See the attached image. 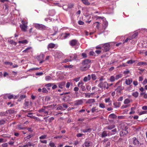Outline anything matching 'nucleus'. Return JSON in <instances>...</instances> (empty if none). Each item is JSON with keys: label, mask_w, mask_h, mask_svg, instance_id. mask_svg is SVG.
<instances>
[{"label": "nucleus", "mask_w": 147, "mask_h": 147, "mask_svg": "<svg viewBox=\"0 0 147 147\" xmlns=\"http://www.w3.org/2000/svg\"><path fill=\"white\" fill-rule=\"evenodd\" d=\"M82 2L85 5H89L90 3L87 0H82Z\"/></svg>", "instance_id": "obj_29"}, {"label": "nucleus", "mask_w": 147, "mask_h": 147, "mask_svg": "<svg viewBox=\"0 0 147 147\" xmlns=\"http://www.w3.org/2000/svg\"><path fill=\"white\" fill-rule=\"evenodd\" d=\"M117 116L114 113H112L110 114L109 116V117L111 119H116Z\"/></svg>", "instance_id": "obj_23"}, {"label": "nucleus", "mask_w": 147, "mask_h": 147, "mask_svg": "<svg viewBox=\"0 0 147 147\" xmlns=\"http://www.w3.org/2000/svg\"><path fill=\"white\" fill-rule=\"evenodd\" d=\"M132 143L135 146H138L141 145V143L138 139L134 137L132 139Z\"/></svg>", "instance_id": "obj_6"}, {"label": "nucleus", "mask_w": 147, "mask_h": 147, "mask_svg": "<svg viewBox=\"0 0 147 147\" xmlns=\"http://www.w3.org/2000/svg\"><path fill=\"white\" fill-rule=\"evenodd\" d=\"M115 127V125L113 124L112 125H109L106 127L105 129H107L109 130H111L113 129Z\"/></svg>", "instance_id": "obj_15"}, {"label": "nucleus", "mask_w": 147, "mask_h": 147, "mask_svg": "<svg viewBox=\"0 0 147 147\" xmlns=\"http://www.w3.org/2000/svg\"><path fill=\"white\" fill-rule=\"evenodd\" d=\"M92 78L93 80L94 81L96 79V77L95 74H92L91 75Z\"/></svg>", "instance_id": "obj_43"}, {"label": "nucleus", "mask_w": 147, "mask_h": 147, "mask_svg": "<svg viewBox=\"0 0 147 147\" xmlns=\"http://www.w3.org/2000/svg\"><path fill=\"white\" fill-rule=\"evenodd\" d=\"M82 103L83 102L82 100H77L74 102V104L75 106L82 105Z\"/></svg>", "instance_id": "obj_16"}, {"label": "nucleus", "mask_w": 147, "mask_h": 147, "mask_svg": "<svg viewBox=\"0 0 147 147\" xmlns=\"http://www.w3.org/2000/svg\"><path fill=\"white\" fill-rule=\"evenodd\" d=\"M42 92H43L47 93L48 92V90H47L46 88H43L42 90Z\"/></svg>", "instance_id": "obj_56"}, {"label": "nucleus", "mask_w": 147, "mask_h": 147, "mask_svg": "<svg viewBox=\"0 0 147 147\" xmlns=\"http://www.w3.org/2000/svg\"><path fill=\"white\" fill-rule=\"evenodd\" d=\"M130 106V105H122L121 106V107L122 109H123L126 108L128 107L129 106Z\"/></svg>", "instance_id": "obj_54"}, {"label": "nucleus", "mask_w": 147, "mask_h": 147, "mask_svg": "<svg viewBox=\"0 0 147 147\" xmlns=\"http://www.w3.org/2000/svg\"><path fill=\"white\" fill-rule=\"evenodd\" d=\"M143 65H147V63L145 62H140L138 63L137 66H140Z\"/></svg>", "instance_id": "obj_27"}, {"label": "nucleus", "mask_w": 147, "mask_h": 147, "mask_svg": "<svg viewBox=\"0 0 147 147\" xmlns=\"http://www.w3.org/2000/svg\"><path fill=\"white\" fill-rule=\"evenodd\" d=\"M26 96L25 95H22L20 96L19 98L18 99V101H21V100L25 98Z\"/></svg>", "instance_id": "obj_36"}, {"label": "nucleus", "mask_w": 147, "mask_h": 147, "mask_svg": "<svg viewBox=\"0 0 147 147\" xmlns=\"http://www.w3.org/2000/svg\"><path fill=\"white\" fill-rule=\"evenodd\" d=\"M109 133L108 134H107V131H104L102 132L101 136L102 138H103L106 137L108 136H109Z\"/></svg>", "instance_id": "obj_20"}, {"label": "nucleus", "mask_w": 147, "mask_h": 147, "mask_svg": "<svg viewBox=\"0 0 147 147\" xmlns=\"http://www.w3.org/2000/svg\"><path fill=\"white\" fill-rule=\"evenodd\" d=\"M40 67V68H38V67H36V68H31L30 69V70H37L39 69Z\"/></svg>", "instance_id": "obj_57"}, {"label": "nucleus", "mask_w": 147, "mask_h": 147, "mask_svg": "<svg viewBox=\"0 0 147 147\" xmlns=\"http://www.w3.org/2000/svg\"><path fill=\"white\" fill-rule=\"evenodd\" d=\"M6 120L2 119L0 120V125H2L4 124L6 122Z\"/></svg>", "instance_id": "obj_39"}, {"label": "nucleus", "mask_w": 147, "mask_h": 147, "mask_svg": "<svg viewBox=\"0 0 147 147\" xmlns=\"http://www.w3.org/2000/svg\"><path fill=\"white\" fill-rule=\"evenodd\" d=\"M80 87L81 88L82 91H85V90H86V89L84 86L83 85H81Z\"/></svg>", "instance_id": "obj_53"}, {"label": "nucleus", "mask_w": 147, "mask_h": 147, "mask_svg": "<svg viewBox=\"0 0 147 147\" xmlns=\"http://www.w3.org/2000/svg\"><path fill=\"white\" fill-rule=\"evenodd\" d=\"M131 100L129 98H126L125 99L124 101V103L125 104H128L130 102Z\"/></svg>", "instance_id": "obj_26"}, {"label": "nucleus", "mask_w": 147, "mask_h": 147, "mask_svg": "<svg viewBox=\"0 0 147 147\" xmlns=\"http://www.w3.org/2000/svg\"><path fill=\"white\" fill-rule=\"evenodd\" d=\"M117 129L116 128L114 129L113 130H112L111 131H109V135H113L115 134L117 132Z\"/></svg>", "instance_id": "obj_22"}, {"label": "nucleus", "mask_w": 147, "mask_h": 147, "mask_svg": "<svg viewBox=\"0 0 147 147\" xmlns=\"http://www.w3.org/2000/svg\"><path fill=\"white\" fill-rule=\"evenodd\" d=\"M17 128L19 130L25 129H26V127H22L21 125H18L17 126Z\"/></svg>", "instance_id": "obj_28"}, {"label": "nucleus", "mask_w": 147, "mask_h": 147, "mask_svg": "<svg viewBox=\"0 0 147 147\" xmlns=\"http://www.w3.org/2000/svg\"><path fill=\"white\" fill-rule=\"evenodd\" d=\"M33 136V135L32 134L29 135L28 136L25 137L24 138V140H27L31 138Z\"/></svg>", "instance_id": "obj_32"}, {"label": "nucleus", "mask_w": 147, "mask_h": 147, "mask_svg": "<svg viewBox=\"0 0 147 147\" xmlns=\"http://www.w3.org/2000/svg\"><path fill=\"white\" fill-rule=\"evenodd\" d=\"M147 111H143L140 112L139 115H141L142 114H147Z\"/></svg>", "instance_id": "obj_49"}, {"label": "nucleus", "mask_w": 147, "mask_h": 147, "mask_svg": "<svg viewBox=\"0 0 147 147\" xmlns=\"http://www.w3.org/2000/svg\"><path fill=\"white\" fill-rule=\"evenodd\" d=\"M92 145V143L89 141L88 139H86L84 144L82 145L83 147H89L91 146Z\"/></svg>", "instance_id": "obj_5"}, {"label": "nucleus", "mask_w": 147, "mask_h": 147, "mask_svg": "<svg viewBox=\"0 0 147 147\" xmlns=\"http://www.w3.org/2000/svg\"><path fill=\"white\" fill-rule=\"evenodd\" d=\"M107 83L106 82H100L98 85V86L100 88L102 89L106 88Z\"/></svg>", "instance_id": "obj_8"}, {"label": "nucleus", "mask_w": 147, "mask_h": 147, "mask_svg": "<svg viewBox=\"0 0 147 147\" xmlns=\"http://www.w3.org/2000/svg\"><path fill=\"white\" fill-rule=\"evenodd\" d=\"M20 27L22 31H26L27 29V25H20Z\"/></svg>", "instance_id": "obj_18"}, {"label": "nucleus", "mask_w": 147, "mask_h": 147, "mask_svg": "<svg viewBox=\"0 0 147 147\" xmlns=\"http://www.w3.org/2000/svg\"><path fill=\"white\" fill-rule=\"evenodd\" d=\"M86 88L88 91H90L91 90V87L89 85L86 86Z\"/></svg>", "instance_id": "obj_60"}, {"label": "nucleus", "mask_w": 147, "mask_h": 147, "mask_svg": "<svg viewBox=\"0 0 147 147\" xmlns=\"http://www.w3.org/2000/svg\"><path fill=\"white\" fill-rule=\"evenodd\" d=\"M82 56L84 58H85L87 57V55L86 53H82Z\"/></svg>", "instance_id": "obj_58"}, {"label": "nucleus", "mask_w": 147, "mask_h": 147, "mask_svg": "<svg viewBox=\"0 0 147 147\" xmlns=\"http://www.w3.org/2000/svg\"><path fill=\"white\" fill-rule=\"evenodd\" d=\"M49 146L51 147H57L54 142H51L49 144Z\"/></svg>", "instance_id": "obj_45"}, {"label": "nucleus", "mask_w": 147, "mask_h": 147, "mask_svg": "<svg viewBox=\"0 0 147 147\" xmlns=\"http://www.w3.org/2000/svg\"><path fill=\"white\" fill-rule=\"evenodd\" d=\"M33 114V113H28V114L27 115V117H29L31 118L35 119V117L32 115Z\"/></svg>", "instance_id": "obj_34"}, {"label": "nucleus", "mask_w": 147, "mask_h": 147, "mask_svg": "<svg viewBox=\"0 0 147 147\" xmlns=\"http://www.w3.org/2000/svg\"><path fill=\"white\" fill-rule=\"evenodd\" d=\"M113 105L115 107H119L121 105V103L120 102H115Z\"/></svg>", "instance_id": "obj_30"}, {"label": "nucleus", "mask_w": 147, "mask_h": 147, "mask_svg": "<svg viewBox=\"0 0 147 147\" xmlns=\"http://www.w3.org/2000/svg\"><path fill=\"white\" fill-rule=\"evenodd\" d=\"M52 105H49L47 106H43L42 108L39 110L38 111L40 113L44 112V113L48 115L49 113V109Z\"/></svg>", "instance_id": "obj_3"}, {"label": "nucleus", "mask_w": 147, "mask_h": 147, "mask_svg": "<svg viewBox=\"0 0 147 147\" xmlns=\"http://www.w3.org/2000/svg\"><path fill=\"white\" fill-rule=\"evenodd\" d=\"M36 28L40 30H43L45 29V26L42 24H36L35 25Z\"/></svg>", "instance_id": "obj_10"}, {"label": "nucleus", "mask_w": 147, "mask_h": 147, "mask_svg": "<svg viewBox=\"0 0 147 147\" xmlns=\"http://www.w3.org/2000/svg\"><path fill=\"white\" fill-rule=\"evenodd\" d=\"M91 131L90 128H88L86 129H84L81 130V131L84 133H86L88 132H90Z\"/></svg>", "instance_id": "obj_31"}, {"label": "nucleus", "mask_w": 147, "mask_h": 147, "mask_svg": "<svg viewBox=\"0 0 147 147\" xmlns=\"http://www.w3.org/2000/svg\"><path fill=\"white\" fill-rule=\"evenodd\" d=\"M47 136L46 135H43L40 137L39 139H40V140L45 139L46 138Z\"/></svg>", "instance_id": "obj_41"}, {"label": "nucleus", "mask_w": 147, "mask_h": 147, "mask_svg": "<svg viewBox=\"0 0 147 147\" xmlns=\"http://www.w3.org/2000/svg\"><path fill=\"white\" fill-rule=\"evenodd\" d=\"M110 45L109 43H106L102 45V50L104 52H107L109 51Z\"/></svg>", "instance_id": "obj_4"}, {"label": "nucleus", "mask_w": 147, "mask_h": 147, "mask_svg": "<svg viewBox=\"0 0 147 147\" xmlns=\"http://www.w3.org/2000/svg\"><path fill=\"white\" fill-rule=\"evenodd\" d=\"M115 80V77L113 76H111L109 79V80L111 82H114Z\"/></svg>", "instance_id": "obj_37"}, {"label": "nucleus", "mask_w": 147, "mask_h": 147, "mask_svg": "<svg viewBox=\"0 0 147 147\" xmlns=\"http://www.w3.org/2000/svg\"><path fill=\"white\" fill-rule=\"evenodd\" d=\"M28 42L27 40H25L22 41H19L18 43L20 44H26Z\"/></svg>", "instance_id": "obj_40"}, {"label": "nucleus", "mask_w": 147, "mask_h": 147, "mask_svg": "<svg viewBox=\"0 0 147 147\" xmlns=\"http://www.w3.org/2000/svg\"><path fill=\"white\" fill-rule=\"evenodd\" d=\"M45 80L46 81L51 80H52V78L49 76H46L45 77Z\"/></svg>", "instance_id": "obj_42"}, {"label": "nucleus", "mask_w": 147, "mask_h": 147, "mask_svg": "<svg viewBox=\"0 0 147 147\" xmlns=\"http://www.w3.org/2000/svg\"><path fill=\"white\" fill-rule=\"evenodd\" d=\"M91 111L92 113H94L95 111H96V113L98 112V109H96L95 107H93Z\"/></svg>", "instance_id": "obj_33"}, {"label": "nucleus", "mask_w": 147, "mask_h": 147, "mask_svg": "<svg viewBox=\"0 0 147 147\" xmlns=\"http://www.w3.org/2000/svg\"><path fill=\"white\" fill-rule=\"evenodd\" d=\"M99 107L101 108H104L105 107V105L104 103H100L99 105Z\"/></svg>", "instance_id": "obj_52"}, {"label": "nucleus", "mask_w": 147, "mask_h": 147, "mask_svg": "<svg viewBox=\"0 0 147 147\" xmlns=\"http://www.w3.org/2000/svg\"><path fill=\"white\" fill-rule=\"evenodd\" d=\"M108 25V23L107 22H104L103 24V26L105 28Z\"/></svg>", "instance_id": "obj_48"}, {"label": "nucleus", "mask_w": 147, "mask_h": 147, "mask_svg": "<svg viewBox=\"0 0 147 147\" xmlns=\"http://www.w3.org/2000/svg\"><path fill=\"white\" fill-rule=\"evenodd\" d=\"M78 40H75L73 39L69 41V45L72 46H75L77 44L78 42Z\"/></svg>", "instance_id": "obj_11"}, {"label": "nucleus", "mask_w": 147, "mask_h": 147, "mask_svg": "<svg viewBox=\"0 0 147 147\" xmlns=\"http://www.w3.org/2000/svg\"><path fill=\"white\" fill-rule=\"evenodd\" d=\"M62 106L63 107V108H65L66 109L68 107V106L66 104H62Z\"/></svg>", "instance_id": "obj_62"}, {"label": "nucleus", "mask_w": 147, "mask_h": 147, "mask_svg": "<svg viewBox=\"0 0 147 147\" xmlns=\"http://www.w3.org/2000/svg\"><path fill=\"white\" fill-rule=\"evenodd\" d=\"M65 82H61L57 84L58 85L59 87L61 89H62L64 87L65 85Z\"/></svg>", "instance_id": "obj_14"}, {"label": "nucleus", "mask_w": 147, "mask_h": 147, "mask_svg": "<svg viewBox=\"0 0 147 147\" xmlns=\"http://www.w3.org/2000/svg\"><path fill=\"white\" fill-rule=\"evenodd\" d=\"M132 80L131 78H128L125 80V83L127 85H129L132 82Z\"/></svg>", "instance_id": "obj_19"}, {"label": "nucleus", "mask_w": 147, "mask_h": 147, "mask_svg": "<svg viewBox=\"0 0 147 147\" xmlns=\"http://www.w3.org/2000/svg\"><path fill=\"white\" fill-rule=\"evenodd\" d=\"M121 82V80L118 81L114 86V88H115V90L117 91V92L119 93H120L121 91L124 89V87L121 86V84L120 85H119V84Z\"/></svg>", "instance_id": "obj_2"}, {"label": "nucleus", "mask_w": 147, "mask_h": 147, "mask_svg": "<svg viewBox=\"0 0 147 147\" xmlns=\"http://www.w3.org/2000/svg\"><path fill=\"white\" fill-rule=\"evenodd\" d=\"M73 67V65H66L64 66V67L65 68H71Z\"/></svg>", "instance_id": "obj_50"}, {"label": "nucleus", "mask_w": 147, "mask_h": 147, "mask_svg": "<svg viewBox=\"0 0 147 147\" xmlns=\"http://www.w3.org/2000/svg\"><path fill=\"white\" fill-rule=\"evenodd\" d=\"M40 142L42 143L47 144V140H40Z\"/></svg>", "instance_id": "obj_61"}, {"label": "nucleus", "mask_w": 147, "mask_h": 147, "mask_svg": "<svg viewBox=\"0 0 147 147\" xmlns=\"http://www.w3.org/2000/svg\"><path fill=\"white\" fill-rule=\"evenodd\" d=\"M55 47V45L53 43H50L49 44L48 46V48H50L51 49L54 48Z\"/></svg>", "instance_id": "obj_25"}, {"label": "nucleus", "mask_w": 147, "mask_h": 147, "mask_svg": "<svg viewBox=\"0 0 147 147\" xmlns=\"http://www.w3.org/2000/svg\"><path fill=\"white\" fill-rule=\"evenodd\" d=\"M31 102H30L28 101L25 100L24 103V105L26 108H28V107L30 105Z\"/></svg>", "instance_id": "obj_21"}, {"label": "nucleus", "mask_w": 147, "mask_h": 147, "mask_svg": "<svg viewBox=\"0 0 147 147\" xmlns=\"http://www.w3.org/2000/svg\"><path fill=\"white\" fill-rule=\"evenodd\" d=\"M74 5V4L73 3H70L68 5V8H71L73 7Z\"/></svg>", "instance_id": "obj_55"}, {"label": "nucleus", "mask_w": 147, "mask_h": 147, "mask_svg": "<svg viewBox=\"0 0 147 147\" xmlns=\"http://www.w3.org/2000/svg\"><path fill=\"white\" fill-rule=\"evenodd\" d=\"M91 60L88 59L83 60L82 62L81 65L80 67V70L82 71H86L90 67Z\"/></svg>", "instance_id": "obj_1"}, {"label": "nucleus", "mask_w": 147, "mask_h": 147, "mask_svg": "<svg viewBox=\"0 0 147 147\" xmlns=\"http://www.w3.org/2000/svg\"><path fill=\"white\" fill-rule=\"evenodd\" d=\"M5 63L6 65H13V63L11 62H5Z\"/></svg>", "instance_id": "obj_59"}, {"label": "nucleus", "mask_w": 147, "mask_h": 147, "mask_svg": "<svg viewBox=\"0 0 147 147\" xmlns=\"http://www.w3.org/2000/svg\"><path fill=\"white\" fill-rule=\"evenodd\" d=\"M91 78V76L90 75H88L87 76H85L83 79V81L84 82H87L90 80Z\"/></svg>", "instance_id": "obj_17"}, {"label": "nucleus", "mask_w": 147, "mask_h": 147, "mask_svg": "<svg viewBox=\"0 0 147 147\" xmlns=\"http://www.w3.org/2000/svg\"><path fill=\"white\" fill-rule=\"evenodd\" d=\"M128 128V127L127 126H126L124 129H123L122 131H121L120 133V135L121 136H123L128 133V132L127 130Z\"/></svg>", "instance_id": "obj_7"}, {"label": "nucleus", "mask_w": 147, "mask_h": 147, "mask_svg": "<svg viewBox=\"0 0 147 147\" xmlns=\"http://www.w3.org/2000/svg\"><path fill=\"white\" fill-rule=\"evenodd\" d=\"M7 97L9 99H11L12 98H14V99H17L18 98V97L17 96H15L14 97V96L13 95H9L7 96Z\"/></svg>", "instance_id": "obj_24"}, {"label": "nucleus", "mask_w": 147, "mask_h": 147, "mask_svg": "<svg viewBox=\"0 0 147 147\" xmlns=\"http://www.w3.org/2000/svg\"><path fill=\"white\" fill-rule=\"evenodd\" d=\"M147 83V79H145L144 81H143L142 84L143 85L146 84Z\"/></svg>", "instance_id": "obj_64"}, {"label": "nucleus", "mask_w": 147, "mask_h": 147, "mask_svg": "<svg viewBox=\"0 0 147 147\" xmlns=\"http://www.w3.org/2000/svg\"><path fill=\"white\" fill-rule=\"evenodd\" d=\"M95 102V101L94 99H89L86 101V103L92 104H94V102Z\"/></svg>", "instance_id": "obj_13"}, {"label": "nucleus", "mask_w": 147, "mask_h": 147, "mask_svg": "<svg viewBox=\"0 0 147 147\" xmlns=\"http://www.w3.org/2000/svg\"><path fill=\"white\" fill-rule=\"evenodd\" d=\"M65 109H64L63 107L61 105H58L57 108V110H64Z\"/></svg>", "instance_id": "obj_35"}, {"label": "nucleus", "mask_w": 147, "mask_h": 147, "mask_svg": "<svg viewBox=\"0 0 147 147\" xmlns=\"http://www.w3.org/2000/svg\"><path fill=\"white\" fill-rule=\"evenodd\" d=\"M70 35V34L69 33H63L60 34V38L61 39H65L69 37Z\"/></svg>", "instance_id": "obj_9"}, {"label": "nucleus", "mask_w": 147, "mask_h": 147, "mask_svg": "<svg viewBox=\"0 0 147 147\" xmlns=\"http://www.w3.org/2000/svg\"><path fill=\"white\" fill-rule=\"evenodd\" d=\"M122 77V75L121 74L117 75L115 77V79L117 80Z\"/></svg>", "instance_id": "obj_47"}, {"label": "nucleus", "mask_w": 147, "mask_h": 147, "mask_svg": "<svg viewBox=\"0 0 147 147\" xmlns=\"http://www.w3.org/2000/svg\"><path fill=\"white\" fill-rule=\"evenodd\" d=\"M7 146L8 144L7 143H5L2 144V147H7Z\"/></svg>", "instance_id": "obj_63"}, {"label": "nucleus", "mask_w": 147, "mask_h": 147, "mask_svg": "<svg viewBox=\"0 0 147 147\" xmlns=\"http://www.w3.org/2000/svg\"><path fill=\"white\" fill-rule=\"evenodd\" d=\"M77 55L74 54H72L69 56L70 60H71V61L73 60H76L77 59Z\"/></svg>", "instance_id": "obj_12"}, {"label": "nucleus", "mask_w": 147, "mask_h": 147, "mask_svg": "<svg viewBox=\"0 0 147 147\" xmlns=\"http://www.w3.org/2000/svg\"><path fill=\"white\" fill-rule=\"evenodd\" d=\"M135 61L132 60H130L127 61V62L126 63H127L128 64H132L133 63H135Z\"/></svg>", "instance_id": "obj_46"}, {"label": "nucleus", "mask_w": 147, "mask_h": 147, "mask_svg": "<svg viewBox=\"0 0 147 147\" xmlns=\"http://www.w3.org/2000/svg\"><path fill=\"white\" fill-rule=\"evenodd\" d=\"M131 39V38L130 37H128L125 40H123V43H125L126 42H127L128 41H129Z\"/></svg>", "instance_id": "obj_51"}, {"label": "nucleus", "mask_w": 147, "mask_h": 147, "mask_svg": "<svg viewBox=\"0 0 147 147\" xmlns=\"http://www.w3.org/2000/svg\"><path fill=\"white\" fill-rule=\"evenodd\" d=\"M138 92L137 91L133 92L132 94V96L136 98L138 96Z\"/></svg>", "instance_id": "obj_38"}, {"label": "nucleus", "mask_w": 147, "mask_h": 147, "mask_svg": "<svg viewBox=\"0 0 147 147\" xmlns=\"http://www.w3.org/2000/svg\"><path fill=\"white\" fill-rule=\"evenodd\" d=\"M69 61H71V60L70 59H65L62 62L63 63H66Z\"/></svg>", "instance_id": "obj_44"}]
</instances>
